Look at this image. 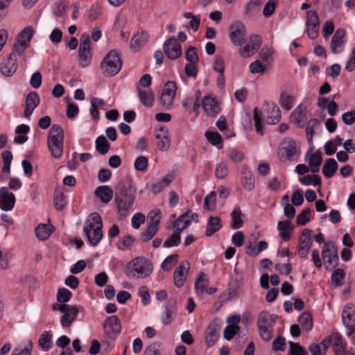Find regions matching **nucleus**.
<instances>
[{
	"label": "nucleus",
	"mask_w": 355,
	"mask_h": 355,
	"mask_svg": "<svg viewBox=\"0 0 355 355\" xmlns=\"http://www.w3.org/2000/svg\"><path fill=\"white\" fill-rule=\"evenodd\" d=\"M243 187L247 191H251L254 188V178L253 173L248 168H243L242 171Z\"/></svg>",
	"instance_id": "33"
},
{
	"label": "nucleus",
	"mask_w": 355,
	"mask_h": 355,
	"mask_svg": "<svg viewBox=\"0 0 355 355\" xmlns=\"http://www.w3.org/2000/svg\"><path fill=\"white\" fill-rule=\"evenodd\" d=\"M15 197L6 187L0 188V208L4 211H10L15 206Z\"/></svg>",
	"instance_id": "18"
},
{
	"label": "nucleus",
	"mask_w": 355,
	"mask_h": 355,
	"mask_svg": "<svg viewBox=\"0 0 355 355\" xmlns=\"http://www.w3.org/2000/svg\"><path fill=\"white\" fill-rule=\"evenodd\" d=\"M345 272L343 269L338 268L335 270L331 275V281L336 284V286H340L342 284V280L345 277Z\"/></svg>",
	"instance_id": "63"
},
{
	"label": "nucleus",
	"mask_w": 355,
	"mask_h": 355,
	"mask_svg": "<svg viewBox=\"0 0 355 355\" xmlns=\"http://www.w3.org/2000/svg\"><path fill=\"white\" fill-rule=\"evenodd\" d=\"M261 38L258 35H252L249 37V42L239 49V53L243 58H248L258 51L261 45Z\"/></svg>",
	"instance_id": "13"
},
{
	"label": "nucleus",
	"mask_w": 355,
	"mask_h": 355,
	"mask_svg": "<svg viewBox=\"0 0 355 355\" xmlns=\"http://www.w3.org/2000/svg\"><path fill=\"white\" fill-rule=\"evenodd\" d=\"M102 220L99 214L97 213L91 214L85 223L84 232L92 245H97L102 239Z\"/></svg>",
	"instance_id": "2"
},
{
	"label": "nucleus",
	"mask_w": 355,
	"mask_h": 355,
	"mask_svg": "<svg viewBox=\"0 0 355 355\" xmlns=\"http://www.w3.org/2000/svg\"><path fill=\"white\" fill-rule=\"evenodd\" d=\"M290 353L291 355H308L305 349L299 343L289 341Z\"/></svg>",
	"instance_id": "60"
},
{
	"label": "nucleus",
	"mask_w": 355,
	"mask_h": 355,
	"mask_svg": "<svg viewBox=\"0 0 355 355\" xmlns=\"http://www.w3.org/2000/svg\"><path fill=\"white\" fill-rule=\"evenodd\" d=\"M266 114V121L268 124H276L281 119V111L279 107L274 103L268 105Z\"/></svg>",
	"instance_id": "25"
},
{
	"label": "nucleus",
	"mask_w": 355,
	"mask_h": 355,
	"mask_svg": "<svg viewBox=\"0 0 355 355\" xmlns=\"http://www.w3.org/2000/svg\"><path fill=\"white\" fill-rule=\"evenodd\" d=\"M16 53L13 51L9 54L8 59L0 64V70L4 76H11L15 73L17 69Z\"/></svg>",
	"instance_id": "19"
},
{
	"label": "nucleus",
	"mask_w": 355,
	"mask_h": 355,
	"mask_svg": "<svg viewBox=\"0 0 355 355\" xmlns=\"http://www.w3.org/2000/svg\"><path fill=\"white\" fill-rule=\"evenodd\" d=\"M40 104V96L35 92H30L26 98L24 116L28 118Z\"/></svg>",
	"instance_id": "23"
},
{
	"label": "nucleus",
	"mask_w": 355,
	"mask_h": 355,
	"mask_svg": "<svg viewBox=\"0 0 355 355\" xmlns=\"http://www.w3.org/2000/svg\"><path fill=\"white\" fill-rule=\"evenodd\" d=\"M80 66L85 67L89 65L92 58L91 40L87 33H83L80 38V46L78 49Z\"/></svg>",
	"instance_id": "8"
},
{
	"label": "nucleus",
	"mask_w": 355,
	"mask_h": 355,
	"mask_svg": "<svg viewBox=\"0 0 355 355\" xmlns=\"http://www.w3.org/2000/svg\"><path fill=\"white\" fill-rule=\"evenodd\" d=\"M322 258L325 263L333 268L338 265V248L335 243L329 241L324 243L322 250Z\"/></svg>",
	"instance_id": "10"
},
{
	"label": "nucleus",
	"mask_w": 355,
	"mask_h": 355,
	"mask_svg": "<svg viewBox=\"0 0 355 355\" xmlns=\"http://www.w3.org/2000/svg\"><path fill=\"white\" fill-rule=\"evenodd\" d=\"M91 105L90 113L95 120H98L99 119L98 109H102L104 107L105 102L101 98H92Z\"/></svg>",
	"instance_id": "41"
},
{
	"label": "nucleus",
	"mask_w": 355,
	"mask_h": 355,
	"mask_svg": "<svg viewBox=\"0 0 355 355\" xmlns=\"http://www.w3.org/2000/svg\"><path fill=\"white\" fill-rule=\"evenodd\" d=\"M188 214H182L175 221L173 225L174 231L178 232V233H181L184 230H185L190 224L191 220L187 218Z\"/></svg>",
	"instance_id": "37"
},
{
	"label": "nucleus",
	"mask_w": 355,
	"mask_h": 355,
	"mask_svg": "<svg viewBox=\"0 0 355 355\" xmlns=\"http://www.w3.org/2000/svg\"><path fill=\"white\" fill-rule=\"evenodd\" d=\"M264 0H251L245 6V14L253 16L260 11V7Z\"/></svg>",
	"instance_id": "42"
},
{
	"label": "nucleus",
	"mask_w": 355,
	"mask_h": 355,
	"mask_svg": "<svg viewBox=\"0 0 355 355\" xmlns=\"http://www.w3.org/2000/svg\"><path fill=\"white\" fill-rule=\"evenodd\" d=\"M176 312V302L170 300L166 305V312L162 317V322L165 324H169L172 322L171 316Z\"/></svg>",
	"instance_id": "34"
},
{
	"label": "nucleus",
	"mask_w": 355,
	"mask_h": 355,
	"mask_svg": "<svg viewBox=\"0 0 355 355\" xmlns=\"http://www.w3.org/2000/svg\"><path fill=\"white\" fill-rule=\"evenodd\" d=\"M163 48L165 55L170 60H175L182 55L181 45L178 43V40L173 37L166 40Z\"/></svg>",
	"instance_id": "14"
},
{
	"label": "nucleus",
	"mask_w": 355,
	"mask_h": 355,
	"mask_svg": "<svg viewBox=\"0 0 355 355\" xmlns=\"http://www.w3.org/2000/svg\"><path fill=\"white\" fill-rule=\"evenodd\" d=\"M220 324L217 321H212L209 324L205 331V343L208 347L215 345L219 336Z\"/></svg>",
	"instance_id": "20"
},
{
	"label": "nucleus",
	"mask_w": 355,
	"mask_h": 355,
	"mask_svg": "<svg viewBox=\"0 0 355 355\" xmlns=\"http://www.w3.org/2000/svg\"><path fill=\"white\" fill-rule=\"evenodd\" d=\"M144 355H161L160 345L158 343L151 344L145 349Z\"/></svg>",
	"instance_id": "64"
},
{
	"label": "nucleus",
	"mask_w": 355,
	"mask_h": 355,
	"mask_svg": "<svg viewBox=\"0 0 355 355\" xmlns=\"http://www.w3.org/2000/svg\"><path fill=\"white\" fill-rule=\"evenodd\" d=\"M136 189L131 181L119 183L115 189L114 202L116 204V212L121 218H125L132 209Z\"/></svg>",
	"instance_id": "1"
},
{
	"label": "nucleus",
	"mask_w": 355,
	"mask_h": 355,
	"mask_svg": "<svg viewBox=\"0 0 355 355\" xmlns=\"http://www.w3.org/2000/svg\"><path fill=\"white\" fill-rule=\"evenodd\" d=\"M52 337L53 335L49 331H44L40 335L38 343L44 351H48L51 348L53 345Z\"/></svg>",
	"instance_id": "35"
},
{
	"label": "nucleus",
	"mask_w": 355,
	"mask_h": 355,
	"mask_svg": "<svg viewBox=\"0 0 355 355\" xmlns=\"http://www.w3.org/2000/svg\"><path fill=\"white\" fill-rule=\"evenodd\" d=\"M277 3L278 0H269L263 8V15L266 17L271 16L275 11Z\"/></svg>",
	"instance_id": "59"
},
{
	"label": "nucleus",
	"mask_w": 355,
	"mask_h": 355,
	"mask_svg": "<svg viewBox=\"0 0 355 355\" xmlns=\"http://www.w3.org/2000/svg\"><path fill=\"white\" fill-rule=\"evenodd\" d=\"M345 33V31L343 28H338L334 33L330 45L332 53L336 54L343 51Z\"/></svg>",
	"instance_id": "21"
},
{
	"label": "nucleus",
	"mask_w": 355,
	"mask_h": 355,
	"mask_svg": "<svg viewBox=\"0 0 355 355\" xmlns=\"http://www.w3.org/2000/svg\"><path fill=\"white\" fill-rule=\"evenodd\" d=\"M140 100L144 105L151 107L154 102V94L151 90L144 91L138 89Z\"/></svg>",
	"instance_id": "44"
},
{
	"label": "nucleus",
	"mask_w": 355,
	"mask_h": 355,
	"mask_svg": "<svg viewBox=\"0 0 355 355\" xmlns=\"http://www.w3.org/2000/svg\"><path fill=\"white\" fill-rule=\"evenodd\" d=\"M306 157H309V166L310 171L313 173H318L320 170V166L322 161V153L317 151L314 153H307Z\"/></svg>",
	"instance_id": "26"
},
{
	"label": "nucleus",
	"mask_w": 355,
	"mask_h": 355,
	"mask_svg": "<svg viewBox=\"0 0 355 355\" xmlns=\"http://www.w3.org/2000/svg\"><path fill=\"white\" fill-rule=\"evenodd\" d=\"M178 255L177 254H173L164 259L162 263V268L164 270L168 271L178 263Z\"/></svg>",
	"instance_id": "52"
},
{
	"label": "nucleus",
	"mask_w": 355,
	"mask_h": 355,
	"mask_svg": "<svg viewBox=\"0 0 355 355\" xmlns=\"http://www.w3.org/2000/svg\"><path fill=\"white\" fill-rule=\"evenodd\" d=\"M330 344L333 347L335 355H345V347L342 336L339 333H334L330 335Z\"/></svg>",
	"instance_id": "24"
},
{
	"label": "nucleus",
	"mask_w": 355,
	"mask_h": 355,
	"mask_svg": "<svg viewBox=\"0 0 355 355\" xmlns=\"http://www.w3.org/2000/svg\"><path fill=\"white\" fill-rule=\"evenodd\" d=\"M190 269V264L187 261H181L175 268L173 273L174 284L178 288H181L186 279Z\"/></svg>",
	"instance_id": "16"
},
{
	"label": "nucleus",
	"mask_w": 355,
	"mask_h": 355,
	"mask_svg": "<svg viewBox=\"0 0 355 355\" xmlns=\"http://www.w3.org/2000/svg\"><path fill=\"white\" fill-rule=\"evenodd\" d=\"M2 159L3 162V166L2 171L3 173L10 172V164L12 159V155L10 151L5 150L2 153Z\"/></svg>",
	"instance_id": "57"
},
{
	"label": "nucleus",
	"mask_w": 355,
	"mask_h": 355,
	"mask_svg": "<svg viewBox=\"0 0 355 355\" xmlns=\"http://www.w3.org/2000/svg\"><path fill=\"white\" fill-rule=\"evenodd\" d=\"M342 318L344 325L349 331V336L355 334V306L352 304H347L343 310Z\"/></svg>",
	"instance_id": "11"
},
{
	"label": "nucleus",
	"mask_w": 355,
	"mask_h": 355,
	"mask_svg": "<svg viewBox=\"0 0 355 355\" xmlns=\"http://www.w3.org/2000/svg\"><path fill=\"white\" fill-rule=\"evenodd\" d=\"M153 271V264L143 257H136L125 268V274L130 278H145Z\"/></svg>",
	"instance_id": "3"
},
{
	"label": "nucleus",
	"mask_w": 355,
	"mask_h": 355,
	"mask_svg": "<svg viewBox=\"0 0 355 355\" xmlns=\"http://www.w3.org/2000/svg\"><path fill=\"white\" fill-rule=\"evenodd\" d=\"M306 25V26H319V19L315 11L310 10L307 12Z\"/></svg>",
	"instance_id": "55"
},
{
	"label": "nucleus",
	"mask_w": 355,
	"mask_h": 355,
	"mask_svg": "<svg viewBox=\"0 0 355 355\" xmlns=\"http://www.w3.org/2000/svg\"><path fill=\"white\" fill-rule=\"evenodd\" d=\"M311 209L310 208H305L299 214L296 218L297 225H304L311 219Z\"/></svg>",
	"instance_id": "51"
},
{
	"label": "nucleus",
	"mask_w": 355,
	"mask_h": 355,
	"mask_svg": "<svg viewBox=\"0 0 355 355\" xmlns=\"http://www.w3.org/2000/svg\"><path fill=\"white\" fill-rule=\"evenodd\" d=\"M35 232L38 239L41 241H44L49 237L52 232V230L51 227H48L44 224H40L35 228Z\"/></svg>",
	"instance_id": "45"
},
{
	"label": "nucleus",
	"mask_w": 355,
	"mask_h": 355,
	"mask_svg": "<svg viewBox=\"0 0 355 355\" xmlns=\"http://www.w3.org/2000/svg\"><path fill=\"white\" fill-rule=\"evenodd\" d=\"M148 39V34L142 31L136 34L131 40V47L137 49L146 44Z\"/></svg>",
	"instance_id": "43"
},
{
	"label": "nucleus",
	"mask_w": 355,
	"mask_h": 355,
	"mask_svg": "<svg viewBox=\"0 0 355 355\" xmlns=\"http://www.w3.org/2000/svg\"><path fill=\"white\" fill-rule=\"evenodd\" d=\"M105 340L102 341L103 344L107 343V345L114 340L119 334L121 326L119 318L116 315H112L107 318L103 325Z\"/></svg>",
	"instance_id": "7"
},
{
	"label": "nucleus",
	"mask_w": 355,
	"mask_h": 355,
	"mask_svg": "<svg viewBox=\"0 0 355 355\" xmlns=\"http://www.w3.org/2000/svg\"><path fill=\"white\" fill-rule=\"evenodd\" d=\"M277 316L268 312L262 311L259 313L257 320V326L261 338L269 341L272 335L273 326L276 323Z\"/></svg>",
	"instance_id": "6"
},
{
	"label": "nucleus",
	"mask_w": 355,
	"mask_h": 355,
	"mask_svg": "<svg viewBox=\"0 0 355 355\" xmlns=\"http://www.w3.org/2000/svg\"><path fill=\"white\" fill-rule=\"evenodd\" d=\"M222 227L221 220L218 216H210L207 224L206 236H211Z\"/></svg>",
	"instance_id": "29"
},
{
	"label": "nucleus",
	"mask_w": 355,
	"mask_h": 355,
	"mask_svg": "<svg viewBox=\"0 0 355 355\" xmlns=\"http://www.w3.org/2000/svg\"><path fill=\"white\" fill-rule=\"evenodd\" d=\"M338 169V164L334 159H327L322 167V173L327 178L334 176Z\"/></svg>",
	"instance_id": "31"
},
{
	"label": "nucleus",
	"mask_w": 355,
	"mask_h": 355,
	"mask_svg": "<svg viewBox=\"0 0 355 355\" xmlns=\"http://www.w3.org/2000/svg\"><path fill=\"white\" fill-rule=\"evenodd\" d=\"M176 89L177 86L175 82L168 81L165 84L160 96V101L163 105L169 107L172 105L175 96Z\"/></svg>",
	"instance_id": "17"
},
{
	"label": "nucleus",
	"mask_w": 355,
	"mask_h": 355,
	"mask_svg": "<svg viewBox=\"0 0 355 355\" xmlns=\"http://www.w3.org/2000/svg\"><path fill=\"white\" fill-rule=\"evenodd\" d=\"M300 182L304 185H320L321 180L318 175H304L300 178Z\"/></svg>",
	"instance_id": "53"
},
{
	"label": "nucleus",
	"mask_w": 355,
	"mask_h": 355,
	"mask_svg": "<svg viewBox=\"0 0 355 355\" xmlns=\"http://www.w3.org/2000/svg\"><path fill=\"white\" fill-rule=\"evenodd\" d=\"M205 136L208 141L212 145L216 146L221 144L222 137L220 135L216 132H207Z\"/></svg>",
	"instance_id": "61"
},
{
	"label": "nucleus",
	"mask_w": 355,
	"mask_h": 355,
	"mask_svg": "<svg viewBox=\"0 0 355 355\" xmlns=\"http://www.w3.org/2000/svg\"><path fill=\"white\" fill-rule=\"evenodd\" d=\"M161 218L162 214L159 209L150 211L148 215V218L150 219L148 225H155V227H159Z\"/></svg>",
	"instance_id": "50"
},
{
	"label": "nucleus",
	"mask_w": 355,
	"mask_h": 355,
	"mask_svg": "<svg viewBox=\"0 0 355 355\" xmlns=\"http://www.w3.org/2000/svg\"><path fill=\"white\" fill-rule=\"evenodd\" d=\"M110 149V144L105 136L101 135L96 140V150L101 155H105Z\"/></svg>",
	"instance_id": "46"
},
{
	"label": "nucleus",
	"mask_w": 355,
	"mask_h": 355,
	"mask_svg": "<svg viewBox=\"0 0 355 355\" xmlns=\"http://www.w3.org/2000/svg\"><path fill=\"white\" fill-rule=\"evenodd\" d=\"M78 313V309L76 306L69 313H65L60 319V322L63 327H69L71 323L76 320Z\"/></svg>",
	"instance_id": "32"
},
{
	"label": "nucleus",
	"mask_w": 355,
	"mask_h": 355,
	"mask_svg": "<svg viewBox=\"0 0 355 355\" xmlns=\"http://www.w3.org/2000/svg\"><path fill=\"white\" fill-rule=\"evenodd\" d=\"M239 331L238 325H227L224 329V337L226 340H231Z\"/></svg>",
	"instance_id": "62"
},
{
	"label": "nucleus",
	"mask_w": 355,
	"mask_h": 355,
	"mask_svg": "<svg viewBox=\"0 0 355 355\" xmlns=\"http://www.w3.org/2000/svg\"><path fill=\"white\" fill-rule=\"evenodd\" d=\"M302 329L310 331L313 327V319L310 313L304 312L298 318Z\"/></svg>",
	"instance_id": "47"
},
{
	"label": "nucleus",
	"mask_w": 355,
	"mask_h": 355,
	"mask_svg": "<svg viewBox=\"0 0 355 355\" xmlns=\"http://www.w3.org/2000/svg\"><path fill=\"white\" fill-rule=\"evenodd\" d=\"M209 284V281L205 278V275L201 272L195 282V288L198 294H202Z\"/></svg>",
	"instance_id": "48"
},
{
	"label": "nucleus",
	"mask_w": 355,
	"mask_h": 355,
	"mask_svg": "<svg viewBox=\"0 0 355 355\" xmlns=\"http://www.w3.org/2000/svg\"><path fill=\"white\" fill-rule=\"evenodd\" d=\"M53 204L55 208L58 211L62 210L67 206V202L62 189H55L53 196Z\"/></svg>",
	"instance_id": "30"
},
{
	"label": "nucleus",
	"mask_w": 355,
	"mask_h": 355,
	"mask_svg": "<svg viewBox=\"0 0 355 355\" xmlns=\"http://www.w3.org/2000/svg\"><path fill=\"white\" fill-rule=\"evenodd\" d=\"M34 30L32 27H26L17 36V42L13 46L14 52L18 55L23 54L30 45Z\"/></svg>",
	"instance_id": "9"
},
{
	"label": "nucleus",
	"mask_w": 355,
	"mask_h": 355,
	"mask_svg": "<svg viewBox=\"0 0 355 355\" xmlns=\"http://www.w3.org/2000/svg\"><path fill=\"white\" fill-rule=\"evenodd\" d=\"M313 231L310 229H304L299 238V246L311 248L313 243L311 234Z\"/></svg>",
	"instance_id": "38"
},
{
	"label": "nucleus",
	"mask_w": 355,
	"mask_h": 355,
	"mask_svg": "<svg viewBox=\"0 0 355 355\" xmlns=\"http://www.w3.org/2000/svg\"><path fill=\"white\" fill-rule=\"evenodd\" d=\"M294 101V97L288 94L287 92H283L280 96L279 103L281 106L286 110H289Z\"/></svg>",
	"instance_id": "49"
},
{
	"label": "nucleus",
	"mask_w": 355,
	"mask_h": 355,
	"mask_svg": "<svg viewBox=\"0 0 355 355\" xmlns=\"http://www.w3.org/2000/svg\"><path fill=\"white\" fill-rule=\"evenodd\" d=\"M122 61L116 50L110 51L101 62L102 73L105 76H114L121 69Z\"/></svg>",
	"instance_id": "5"
},
{
	"label": "nucleus",
	"mask_w": 355,
	"mask_h": 355,
	"mask_svg": "<svg viewBox=\"0 0 355 355\" xmlns=\"http://www.w3.org/2000/svg\"><path fill=\"white\" fill-rule=\"evenodd\" d=\"M178 232H174L171 236L167 239L164 243V247L170 248L172 246H177L180 243V236Z\"/></svg>",
	"instance_id": "58"
},
{
	"label": "nucleus",
	"mask_w": 355,
	"mask_h": 355,
	"mask_svg": "<svg viewBox=\"0 0 355 355\" xmlns=\"http://www.w3.org/2000/svg\"><path fill=\"white\" fill-rule=\"evenodd\" d=\"M202 106L204 111L209 116H214L220 111L218 103L214 98L209 96H205L203 98Z\"/></svg>",
	"instance_id": "22"
},
{
	"label": "nucleus",
	"mask_w": 355,
	"mask_h": 355,
	"mask_svg": "<svg viewBox=\"0 0 355 355\" xmlns=\"http://www.w3.org/2000/svg\"><path fill=\"white\" fill-rule=\"evenodd\" d=\"M64 130L61 126L54 124L48 134V147L55 158H60L63 153Z\"/></svg>",
	"instance_id": "4"
},
{
	"label": "nucleus",
	"mask_w": 355,
	"mask_h": 355,
	"mask_svg": "<svg viewBox=\"0 0 355 355\" xmlns=\"http://www.w3.org/2000/svg\"><path fill=\"white\" fill-rule=\"evenodd\" d=\"M291 119L293 123L299 127H302L306 121L305 110L303 107L298 106L291 115Z\"/></svg>",
	"instance_id": "27"
},
{
	"label": "nucleus",
	"mask_w": 355,
	"mask_h": 355,
	"mask_svg": "<svg viewBox=\"0 0 355 355\" xmlns=\"http://www.w3.org/2000/svg\"><path fill=\"white\" fill-rule=\"evenodd\" d=\"M231 216L232 220V228L234 230L241 228L243 224L242 218L245 216L244 214L239 209H234L231 214Z\"/></svg>",
	"instance_id": "40"
},
{
	"label": "nucleus",
	"mask_w": 355,
	"mask_h": 355,
	"mask_svg": "<svg viewBox=\"0 0 355 355\" xmlns=\"http://www.w3.org/2000/svg\"><path fill=\"white\" fill-rule=\"evenodd\" d=\"M173 180V177L172 175L168 174L166 175L161 181L152 185L153 192L155 194L160 193L171 183Z\"/></svg>",
	"instance_id": "36"
},
{
	"label": "nucleus",
	"mask_w": 355,
	"mask_h": 355,
	"mask_svg": "<svg viewBox=\"0 0 355 355\" xmlns=\"http://www.w3.org/2000/svg\"><path fill=\"white\" fill-rule=\"evenodd\" d=\"M95 195L103 203H108L113 197V191L108 186H100L96 189Z\"/></svg>",
	"instance_id": "28"
},
{
	"label": "nucleus",
	"mask_w": 355,
	"mask_h": 355,
	"mask_svg": "<svg viewBox=\"0 0 355 355\" xmlns=\"http://www.w3.org/2000/svg\"><path fill=\"white\" fill-rule=\"evenodd\" d=\"M245 34V26L241 22H236L230 28V37L234 45L241 46L244 43Z\"/></svg>",
	"instance_id": "15"
},
{
	"label": "nucleus",
	"mask_w": 355,
	"mask_h": 355,
	"mask_svg": "<svg viewBox=\"0 0 355 355\" xmlns=\"http://www.w3.org/2000/svg\"><path fill=\"white\" fill-rule=\"evenodd\" d=\"M278 229L280 231V236L282 239L287 241L291 238V231L293 228L291 227V221L284 220L278 223Z\"/></svg>",
	"instance_id": "39"
},
{
	"label": "nucleus",
	"mask_w": 355,
	"mask_h": 355,
	"mask_svg": "<svg viewBox=\"0 0 355 355\" xmlns=\"http://www.w3.org/2000/svg\"><path fill=\"white\" fill-rule=\"evenodd\" d=\"M158 231V227L155 225H148L146 232H144L140 235V239L143 242H147L152 239Z\"/></svg>",
	"instance_id": "54"
},
{
	"label": "nucleus",
	"mask_w": 355,
	"mask_h": 355,
	"mask_svg": "<svg viewBox=\"0 0 355 355\" xmlns=\"http://www.w3.org/2000/svg\"><path fill=\"white\" fill-rule=\"evenodd\" d=\"M71 292L64 288H59L57 293V300L60 303H66L69 302L71 297Z\"/></svg>",
	"instance_id": "56"
},
{
	"label": "nucleus",
	"mask_w": 355,
	"mask_h": 355,
	"mask_svg": "<svg viewBox=\"0 0 355 355\" xmlns=\"http://www.w3.org/2000/svg\"><path fill=\"white\" fill-rule=\"evenodd\" d=\"M296 153V144L291 138H286L282 143L278 150V155L281 161L290 160Z\"/></svg>",
	"instance_id": "12"
}]
</instances>
